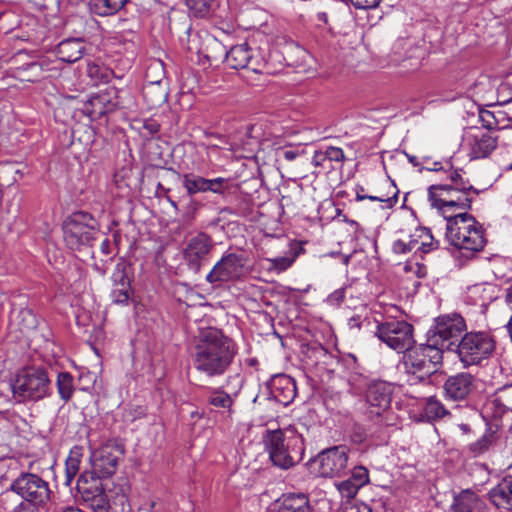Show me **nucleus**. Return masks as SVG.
<instances>
[{
    "label": "nucleus",
    "mask_w": 512,
    "mask_h": 512,
    "mask_svg": "<svg viewBox=\"0 0 512 512\" xmlns=\"http://www.w3.org/2000/svg\"><path fill=\"white\" fill-rule=\"evenodd\" d=\"M212 247V240L205 233H198L191 237L183 249V258L189 268L197 271Z\"/></svg>",
    "instance_id": "f3484780"
},
{
    "label": "nucleus",
    "mask_w": 512,
    "mask_h": 512,
    "mask_svg": "<svg viewBox=\"0 0 512 512\" xmlns=\"http://www.w3.org/2000/svg\"><path fill=\"white\" fill-rule=\"evenodd\" d=\"M464 319L459 314L443 315L436 319L434 327L428 333L432 345L441 346L442 351L449 347V341L457 339L465 330Z\"/></svg>",
    "instance_id": "9b49d317"
},
{
    "label": "nucleus",
    "mask_w": 512,
    "mask_h": 512,
    "mask_svg": "<svg viewBox=\"0 0 512 512\" xmlns=\"http://www.w3.org/2000/svg\"><path fill=\"white\" fill-rule=\"evenodd\" d=\"M509 169H512V162L509 164Z\"/></svg>",
    "instance_id": "0e129e2a"
},
{
    "label": "nucleus",
    "mask_w": 512,
    "mask_h": 512,
    "mask_svg": "<svg viewBox=\"0 0 512 512\" xmlns=\"http://www.w3.org/2000/svg\"><path fill=\"white\" fill-rule=\"evenodd\" d=\"M442 359V347L432 345L427 338L425 344L408 349L404 356V367L407 373L418 375L420 379H423L439 369Z\"/></svg>",
    "instance_id": "423d86ee"
},
{
    "label": "nucleus",
    "mask_w": 512,
    "mask_h": 512,
    "mask_svg": "<svg viewBox=\"0 0 512 512\" xmlns=\"http://www.w3.org/2000/svg\"><path fill=\"white\" fill-rule=\"evenodd\" d=\"M337 490L341 494L342 497H345L347 499L353 498L358 490L360 489V486H358L352 479L349 477L348 479L338 482L335 484Z\"/></svg>",
    "instance_id": "e433bc0d"
},
{
    "label": "nucleus",
    "mask_w": 512,
    "mask_h": 512,
    "mask_svg": "<svg viewBox=\"0 0 512 512\" xmlns=\"http://www.w3.org/2000/svg\"><path fill=\"white\" fill-rule=\"evenodd\" d=\"M484 288L481 285L474 286L473 292H479L480 290H483Z\"/></svg>",
    "instance_id": "bf43d9fd"
},
{
    "label": "nucleus",
    "mask_w": 512,
    "mask_h": 512,
    "mask_svg": "<svg viewBox=\"0 0 512 512\" xmlns=\"http://www.w3.org/2000/svg\"><path fill=\"white\" fill-rule=\"evenodd\" d=\"M87 74L90 77L93 84L98 85L102 82H108L112 75V71L107 67L99 65L97 63H88Z\"/></svg>",
    "instance_id": "2f4dec72"
},
{
    "label": "nucleus",
    "mask_w": 512,
    "mask_h": 512,
    "mask_svg": "<svg viewBox=\"0 0 512 512\" xmlns=\"http://www.w3.org/2000/svg\"><path fill=\"white\" fill-rule=\"evenodd\" d=\"M270 263L269 270L276 271L277 273L287 270L295 261L294 256L276 257L267 259Z\"/></svg>",
    "instance_id": "4c0bfd02"
},
{
    "label": "nucleus",
    "mask_w": 512,
    "mask_h": 512,
    "mask_svg": "<svg viewBox=\"0 0 512 512\" xmlns=\"http://www.w3.org/2000/svg\"><path fill=\"white\" fill-rule=\"evenodd\" d=\"M409 161H410L411 163H413V164H416V163L414 162V161H415V157H414V156H413V157H409Z\"/></svg>",
    "instance_id": "680f3d73"
},
{
    "label": "nucleus",
    "mask_w": 512,
    "mask_h": 512,
    "mask_svg": "<svg viewBox=\"0 0 512 512\" xmlns=\"http://www.w3.org/2000/svg\"><path fill=\"white\" fill-rule=\"evenodd\" d=\"M393 251L397 254H406L408 252H414V245L411 244V238L409 240L398 239L393 243Z\"/></svg>",
    "instance_id": "c03bdc74"
},
{
    "label": "nucleus",
    "mask_w": 512,
    "mask_h": 512,
    "mask_svg": "<svg viewBox=\"0 0 512 512\" xmlns=\"http://www.w3.org/2000/svg\"><path fill=\"white\" fill-rule=\"evenodd\" d=\"M391 386L382 381H377L369 385L366 392L367 403L375 408V411H371L379 415L381 411L386 410L391 403Z\"/></svg>",
    "instance_id": "6ab92c4d"
},
{
    "label": "nucleus",
    "mask_w": 512,
    "mask_h": 512,
    "mask_svg": "<svg viewBox=\"0 0 512 512\" xmlns=\"http://www.w3.org/2000/svg\"><path fill=\"white\" fill-rule=\"evenodd\" d=\"M225 61L233 69L249 68L252 62V51L246 43L235 45L226 52Z\"/></svg>",
    "instance_id": "b1692460"
},
{
    "label": "nucleus",
    "mask_w": 512,
    "mask_h": 512,
    "mask_svg": "<svg viewBox=\"0 0 512 512\" xmlns=\"http://www.w3.org/2000/svg\"><path fill=\"white\" fill-rule=\"evenodd\" d=\"M375 334L380 341L398 352L408 350L414 342L412 325L402 320L378 324Z\"/></svg>",
    "instance_id": "9d476101"
},
{
    "label": "nucleus",
    "mask_w": 512,
    "mask_h": 512,
    "mask_svg": "<svg viewBox=\"0 0 512 512\" xmlns=\"http://www.w3.org/2000/svg\"><path fill=\"white\" fill-rule=\"evenodd\" d=\"M264 443L272 463L282 469H289L302 460L304 442L294 431H268Z\"/></svg>",
    "instance_id": "7ed1b4c3"
},
{
    "label": "nucleus",
    "mask_w": 512,
    "mask_h": 512,
    "mask_svg": "<svg viewBox=\"0 0 512 512\" xmlns=\"http://www.w3.org/2000/svg\"><path fill=\"white\" fill-rule=\"evenodd\" d=\"M446 238L456 248L471 252L481 251L486 244L482 225L467 212L448 218Z\"/></svg>",
    "instance_id": "20e7f679"
},
{
    "label": "nucleus",
    "mask_w": 512,
    "mask_h": 512,
    "mask_svg": "<svg viewBox=\"0 0 512 512\" xmlns=\"http://www.w3.org/2000/svg\"><path fill=\"white\" fill-rule=\"evenodd\" d=\"M130 293H131L130 286H128V287L118 286V287H113L111 296H112L113 302H115L117 304H125L129 300Z\"/></svg>",
    "instance_id": "79ce46f5"
},
{
    "label": "nucleus",
    "mask_w": 512,
    "mask_h": 512,
    "mask_svg": "<svg viewBox=\"0 0 512 512\" xmlns=\"http://www.w3.org/2000/svg\"><path fill=\"white\" fill-rule=\"evenodd\" d=\"M411 244L414 245V253H428L439 247V242L434 239L430 230L425 227H417L410 235Z\"/></svg>",
    "instance_id": "393cba45"
},
{
    "label": "nucleus",
    "mask_w": 512,
    "mask_h": 512,
    "mask_svg": "<svg viewBox=\"0 0 512 512\" xmlns=\"http://www.w3.org/2000/svg\"><path fill=\"white\" fill-rule=\"evenodd\" d=\"M348 449L335 446L322 451L312 462L313 468L321 477H339L346 470Z\"/></svg>",
    "instance_id": "f8f14e48"
},
{
    "label": "nucleus",
    "mask_w": 512,
    "mask_h": 512,
    "mask_svg": "<svg viewBox=\"0 0 512 512\" xmlns=\"http://www.w3.org/2000/svg\"><path fill=\"white\" fill-rule=\"evenodd\" d=\"M206 180L201 176L189 173L183 175L182 184L187 193L193 195L206 192Z\"/></svg>",
    "instance_id": "c756f323"
},
{
    "label": "nucleus",
    "mask_w": 512,
    "mask_h": 512,
    "mask_svg": "<svg viewBox=\"0 0 512 512\" xmlns=\"http://www.w3.org/2000/svg\"><path fill=\"white\" fill-rule=\"evenodd\" d=\"M81 449L74 447L71 449L65 462V484L70 485L74 477L78 474L81 462Z\"/></svg>",
    "instance_id": "cd10ccee"
},
{
    "label": "nucleus",
    "mask_w": 512,
    "mask_h": 512,
    "mask_svg": "<svg viewBox=\"0 0 512 512\" xmlns=\"http://www.w3.org/2000/svg\"><path fill=\"white\" fill-rule=\"evenodd\" d=\"M269 512H310L309 500L304 494L283 495Z\"/></svg>",
    "instance_id": "4be33fe9"
},
{
    "label": "nucleus",
    "mask_w": 512,
    "mask_h": 512,
    "mask_svg": "<svg viewBox=\"0 0 512 512\" xmlns=\"http://www.w3.org/2000/svg\"><path fill=\"white\" fill-rule=\"evenodd\" d=\"M494 443V437L491 433L484 434L479 440L472 443L469 447L474 456H479L486 452Z\"/></svg>",
    "instance_id": "c9c22d12"
},
{
    "label": "nucleus",
    "mask_w": 512,
    "mask_h": 512,
    "mask_svg": "<svg viewBox=\"0 0 512 512\" xmlns=\"http://www.w3.org/2000/svg\"><path fill=\"white\" fill-rule=\"evenodd\" d=\"M424 411L426 416L430 419L442 418L447 414L442 403L433 397L427 399Z\"/></svg>",
    "instance_id": "72a5a7b5"
},
{
    "label": "nucleus",
    "mask_w": 512,
    "mask_h": 512,
    "mask_svg": "<svg viewBox=\"0 0 512 512\" xmlns=\"http://www.w3.org/2000/svg\"><path fill=\"white\" fill-rule=\"evenodd\" d=\"M119 486H120L119 493H121L123 496H125L129 491L128 481L124 478L120 479Z\"/></svg>",
    "instance_id": "603ef678"
},
{
    "label": "nucleus",
    "mask_w": 512,
    "mask_h": 512,
    "mask_svg": "<svg viewBox=\"0 0 512 512\" xmlns=\"http://www.w3.org/2000/svg\"><path fill=\"white\" fill-rule=\"evenodd\" d=\"M20 316L22 317L23 321L26 323L24 324V327L27 329L33 328L36 325V319L35 316L31 313L29 310H22L20 312Z\"/></svg>",
    "instance_id": "3c124183"
},
{
    "label": "nucleus",
    "mask_w": 512,
    "mask_h": 512,
    "mask_svg": "<svg viewBox=\"0 0 512 512\" xmlns=\"http://www.w3.org/2000/svg\"><path fill=\"white\" fill-rule=\"evenodd\" d=\"M488 498L498 509L512 510V476L504 477L489 490Z\"/></svg>",
    "instance_id": "412c9836"
},
{
    "label": "nucleus",
    "mask_w": 512,
    "mask_h": 512,
    "mask_svg": "<svg viewBox=\"0 0 512 512\" xmlns=\"http://www.w3.org/2000/svg\"><path fill=\"white\" fill-rule=\"evenodd\" d=\"M143 94L149 104L153 107L162 104L166 100V92L159 82H151L143 89Z\"/></svg>",
    "instance_id": "c85d7f7f"
},
{
    "label": "nucleus",
    "mask_w": 512,
    "mask_h": 512,
    "mask_svg": "<svg viewBox=\"0 0 512 512\" xmlns=\"http://www.w3.org/2000/svg\"><path fill=\"white\" fill-rule=\"evenodd\" d=\"M29 70L38 71L41 69V65L38 63H31L27 66Z\"/></svg>",
    "instance_id": "13d9d810"
},
{
    "label": "nucleus",
    "mask_w": 512,
    "mask_h": 512,
    "mask_svg": "<svg viewBox=\"0 0 512 512\" xmlns=\"http://www.w3.org/2000/svg\"><path fill=\"white\" fill-rule=\"evenodd\" d=\"M91 477L89 484L87 476L81 475L77 482L78 491L84 502L93 510V512H109L110 504L105 494L102 483L98 479Z\"/></svg>",
    "instance_id": "2eb2a0df"
},
{
    "label": "nucleus",
    "mask_w": 512,
    "mask_h": 512,
    "mask_svg": "<svg viewBox=\"0 0 512 512\" xmlns=\"http://www.w3.org/2000/svg\"><path fill=\"white\" fill-rule=\"evenodd\" d=\"M405 270L413 271L418 278H423L427 274V268L423 264L419 263H410L405 266Z\"/></svg>",
    "instance_id": "09e8293b"
},
{
    "label": "nucleus",
    "mask_w": 512,
    "mask_h": 512,
    "mask_svg": "<svg viewBox=\"0 0 512 512\" xmlns=\"http://www.w3.org/2000/svg\"><path fill=\"white\" fill-rule=\"evenodd\" d=\"M450 512H489L485 500L472 489L454 493Z\"/></svg>",
    "instance_id": "a211bd4d"
},
{
    "label": "nucleus",
    "mask_w": 512,
    "mask_h": 512,
    "mask_svg": "<svg viewBox=\"0 0 512 512\" xmlns=\"http://www.w3.org/2000/svg\"><path fill=\"white\" fill-rule=\"evenodd\" d=\"M450 183L431 185L428 189V200L431 206L446 219L459 212L470 209L476 190L463 179L461 171H452Z\"/></svg>",
    "instance_id": "f03ea898"
},
{
    "label": "nucleus",
    "mask_w": 512,
    "mask_h": 512,
    "mask_svg": "<svg viewBox=\"0 0 512 512\" xmlns=\"http://www.w3.org/2000/svg\"><path fill=\"white\" fill-rule=\"evenodd\" d=\"M12 393L19 402L45 398L50 393V380L46 371L39 367L21 369L12 382Z\"/></svg>",
    "instance_id": "39448f33"
},
{
    "label": "nucleus",
    "mask_w": 512,
    "mask_h": 512,
    "mask_svg": "<svg viewBox=\"0 0 512 512\" xmlns=\"http://www.w3.org/2000/svg\"><path fill=\"white\" fill-rule=\"evenodd\" d=\"M350 477L360 488L369 482L368 470L362 466L355 467Z\"/></svg>",
    "instance_id": "37998d69"
},
{
    "label": "nucleus",
    "mask_w": 512,
    "mask_h": 512,
    "mask_svg": "<svg viewBox=\"0 0 512 512\" xmlns=\"http://www.w3.org/2000/svg\"><path fill=\"white\" fill-rule=\"evenodd\" d=\"M124 451V445L116 439L108 440L99 449L95 450L91 455L94 479L100 480L113 475L124 455Z\"/></svg>",
    "instance_id": "1a4fd4ad"
},
{
    "label": "nucleus",
    "mask_w": 512,
    "mask_h": 512,
    "mask_svg": "<svg viewBox=\"0 0 512 512\" xmlns=\"http://www.w3.org/2000/svg\"><path fill=\"white\" fill-rule=\"evenodd\" d=\"M237 354L232 339L216 328L203 330L194 347L193 367L207 377L223 375Z\"/></svg>",
    "instance_id": "f257e3e1"
},
{
    "label": "nucleus",
    "mask_w": 512,
    "mask_h": 512,
    "mask_svg": "<svg viewBox=\"0 0 512 512\" xmlns=\"http://www.w3.org/2000/svg\"><path fill=\"white\" fill-rule=\"evenodd\" d=\"M12 490L26 500V503L37 505L44 503L49 497L47 482L36 474L24 473L12 483Z\"/></svg>",
    "instance_id": "ddd939ff"
},
{
    "label": "nucleus",
    "mask_w": 512,
    "mask_h": 512,
    "mask_svg": "<svg viewBox=\"0 0 512 512\" xmlns=\"http://www.w3.org/2000/svg\"><path fill=\"white\" fill-rule=\"evenodd\" d=\"M343 299V292L342 291H335L333 294L329 296L330 301H341Z\"/></svg>",
    "instance_id": "6e6d98bb"
},
{
    "label": "nucleus",
    "mask_w": 512,
    "mask_h": 512,
    "mask_svg": "<svg viewBox=\"0 0 512 512\" xmlns=\"http://www.w3.org/2000/svg\"><path fill=\"white\" fill-rule=\"evenodd\" d=\"M227 183V180L222 177H218L215 179H207L206 180V192L210 191L213 193H222L224 190V184Z\"/></svg>",
    "instance_id": "a18cd8bd"
},
{
    "label": "nucleus",
    "mask_w": 512,
    "mask_h": 512,
    "mask_svg": "<svg viewBox=\"0 0 512 512\" xmlns=\"http://www.w3.org/2000/svg\"><path fill=\"white\" fill-rule=\"evenodd\" d=\"M3 68L2 60L0 59V70Z\"/></svg>",
    "instance_id": "e2e57ef3"
},
{
    "label": "nucleus",
    "mask_w": 512,
    "mask_h": 512,
    "mask_svg": "<svg viewBox=\"0 0 512 512\" xmlns=\"http://www.w3.org/2000/svg\"><path fill=\"white\" fill-rule=\"evenodd\" d=\"M474 388V378L468 373L450 376L444 383V391L452 400L464 399Z\"/></svg>",
    "instance_id": "aec40b11"
},
{
    "label": "nucleus",
    "mask_w": 512,
    "mask_h": 512,
    "mask_svg": "<svg viewBox=\"0 0 512 512\" xmlns=\"http://www.w3.org/2000/svg\"><path fill=\"white\" fill-rule=\"evenodd\" d=\"M297 157V153L295 151H292V150H287L284 152V158L286 160H289V161H292L294 160L295 158Z\"/></svg>",
    "instance_id": "4d7b16f0"
},
{
    "label": "nucleus",
    "mask_w": 512,
    "mask_h": 512,
    "mask_svg": "<svg viewBox=\"0 0 512 512\" xmlns=\"http://www.w3.org/2000/svg\"><path fill=\"white\" fill-rule=\"evenodd\" d=\"M496 146V138L482 130L466 133L462 142V148L471 160L488 157Z\"/></svg>",
    "instance_id": "dca6fc26"
},
{
    "label": "nucleus",
    "mask_w": 512,
    "mask_h": 512,
    "mask_svg": "<svg viewBox=\"0 0 512 512\" xmlns=\"http://www.w3.org/2000/svg\"><path fill=\"white\" fill-rule=\"evenodd\" d=\"M128 0H89V10L99 16H109L118 12Z\"/></svg>",
    "instance_id": "bb28decb"
},
{
    "label": "nucleus",
    "mask_w": 512,
    "mask_h": 512,
    "mask_svg": "<svg viewBox=\"0 0 512 512\" xmlns=\"http://www.w3.org/2000/svg\"><path fill=\"white\" fill-rule=\"evenodd\" d=\"M246 263L243 254L229 253L214 265L206 279L210 283L238 280L247 272Z\"/></svg>",
    "instance_id": "4468645a"
},
{
    "label": "nucleus",
    "mask_w": 512,
    "mask_h": 512,
    "mask_svg": "<svg viewBox=\"0 0 512 512\" xmlns=\"http://www.w3.org/2000/svg\"><path fill=\"white\" fill-rule=\"evenodd\" d=\"M113 287L130 286V278L128 277L125 267L121 265H117L116 269L112 274Z\"/></svg>",
    "instance_id": "ea45409f"
},
{
    "label": "nucleus",
    "mask_w": 512,
    "mask_h": 512,
    "mask_svg": "<svg viewBox=\"0 0 512 512\" xmlns=\"http://www.w3.org/2000/svg\"><path fill=\"white\" fill-rule=\"evenodd\" d=\"M85 51L83 40L72 38L61 41L57 46V55L63 62L74 63L82 58Z\"/></svg>",
    "instance_id": "5701e85b"
},
{
    "label": "nucleus",
    "mask_w": 512,
    "mask_h": 512,
    "mask_svg": "<svg viewBox=\"0 0 512 512\" xmlns=\"http://www.w3.org/2000/svg\"><path fill=\"white\" fill-rule=\"evenodd\" d=\"M188 9L197 17L206 16L214 0H185Z\"/></svg>",
    "instance_id": "f704fd0d"
},
{
    "label": "nucleus",
    "mask_w": 512,
    "mask_h": 512,
    "mask_svg": "<svg viewBox=\"0 0 512 512\" xmlns=\"http://www.w3.org/2000/svg\"><path fill=\"white\" fill-rule=\"evenodd\" d=\"M338 512H371V510L365 505L347 503L343 505Z\"/></svg>",
    "instance_id": "8fccbe9b"
},
{
    "label": "nucleus",
    "mask_w": 512,
    "mask_h": 512,
    "mask_svg": "<svg viewBox=\"0 0 512 512\" xmlns=\"http://www.w3.org/2000/svg\"><path fill=\"white\" fill-rule=\"evenodd\" d=\"M96 230V221L86 212H77L63 224L64 240L72 250H80L90 245Z\"/></svg>",
    "instance_id": "6e6552de"
},
{
    "label": "nucleus",
    "mask_w": 512,
    "mask_h": 512,
    "mask_svg": "<svg viewBox=\"0 0 512 512\" xmlns=\"http://www.w3.org/2000/svg\"><path fill=\"white\" fill-rule=\"evenodd\" d=\"M495 350V341L485 332L467 333L457 347L458 357L464 367L481 364Z\"/></svg>",
    "instance_id": "0eeeda50"
},
{
    "label": "nucleus",
    "mask_w": 512,
    "mask_h": 512,
    "mask_svg": "<svg viewBox=\"0 0 512 512\" xmlns=\"http://www.w3.org/2000/svg\"><path fill=\"white\" fill-rule=\"evenodd\" d=\"M386 185L388 188V192L386 194L380 195H367L365 194L364 187L357 185L355 187L356 200L363 201L365 199H368L371 201H378L385 204L383 207L392 208L398 201V190L392 183L388 181H386Z\"/></svg>",
    "instance_id": "a878e982"
},
{
    "label": "nucleus",
    "mask_w": 512,
    "mask_h": 512,
    "mask_svg": "<svg viewBox=\"0 0 512 512\" xmlns=\"http://www.w3.org/2000/svg\"><path fill=\"white\" fill-rule=\"evenodd\" d=\"M381 0H350L357 9H370L376 7Z\"/></svg>",
    "instance_id": "de8ad7c7"
},
{
    "label": "nucleus",
    "mask_w": 512,
    "mask_h": 512,
    "mask_svg": "<svg viewBox=\"0 0 512 512\" xmlns=\"http://www.w3.org/2000/svg\"><path fill=\"white\" fill-rule=\"evenodd\" d=\"M323 155L328 160L335 162H342L345 158L343 150L334 146L327 147L323 152Z\"/></svg>",
    "instance_id": "49530a36"
},
{
    "label": "nucleus",
    "mask_w": 512,
    "mask_h": 512,
    "mask_svg": "<svg viewBox=\"0 0 512 512\" xmlns=\"http://www.w3.org/2000/svg\"><path fill=\"white\" fill-rule=\"evenodd\" d=\"M279 383L282 384L283 388L285 389L284 398L283 399L279 398V401H281L283 403H288L296 395L295 384L291 378L286 377V376L280 377Z\"/></svg>",
    "instance_id": "58836bf2"
},
{
    "label": "nucleus",
    "mask_w": 512,
    "mask_h": 512,
    "mask_svg": "<svg viewBox=\"0 0 512 512\" xmlns=\"http://www.w3.org/2000/svg\"><path fill=\"white\" fill-rule=\"evenodd\" d=\"M208 401L212 406L219 408L230 409L233 404L232 397L228 393L220 389L212 390L209 395Z\"/></svg>",
    "instance_id": "473e14b6"
},
{
    "label": "nucleus",
    "mask_w": 512,
    "mask_h": 512,
    "mask_svg": "<svg viewBox=\"0 0 512 512\" xmlns=\"http://www.w3.org/2000/svg\"><path fill=\"white\" fill-rule=\"evenodd\" d=\"M496 401L505 409L512 411V385L500 389L497 393Z\"/></svg>",
    "instance_id": "a19ab883"
},
{
    "label": "nucleus",
    "mask_w": 512,
    "mask_h": 512,
    "mask_svg": "<svg viewBox=\"0 0 512 512\" xmlns=\"http://www.w3.org/2000/svg\"><path fill=\"white\" fill-rule=\"evenodd\" d=\"M57 389L62 400L67 402L73 395V377L68 372H61L57 377Z\"/></svg>",
    "instance_id": "7c9ffc66"
},
{
    "label": "nucleus",
    "mask_w": 512,
    "mask_h": 512,
    "mask_svg": "<svg viewBox=\"0 0 512 512\" xmlns=\"http://www.w3.org/2000/svg\"><path fill=\"white\" fill-rule=\"evenodd\" d=\"M406 42H407V41H406V40H403V39H402V40H398V42L396 43V46H398V45L400 46V45H402V44H404V43H406Z\"/></svg>",
    "instance_id": "052dcab7"
},
{
    "label": "nucleus",
    "mask_w": 512,
    "mask_h": 512,
    "mask_svg": "<svg viewBox=\"0 0 512 512\" xmlns=\"http://www.w3.org/2000/svg\"><path fill=\"white\" fill-rule=\"evenodd\" d=\"M316 19L318 22H321L323 24H328V15L326 12H318L316 14Z\"/></svg>",
    "instance_id": "5fc2aeb1"
},
{
    "label": "nucleus",
    "mask_w": 512,
    "mask_h": 512,
    "mask_svg": "<svg viewBox=\"0 0 512 512\" xmlns=\"http://www.w3.org/2000/svg\"><path fill=\"white\" fill-rule=\"evenodd\" d=\"M351 328H360L361 320L359 316H353L349 319L348 322Z\"/></svg>",
    "instance_id": "864d4df0"
}]
</instances>
